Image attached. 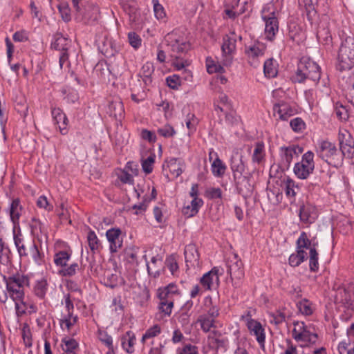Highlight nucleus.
Here are the masks:
<instances>
[{"instance_id": "nucleus-1", "label": "nucleus", "mask_w": 354, "mask_h": 354, "mask_svg": "<svg viewBox=\"0 0 354 354\" xmlns=\"http://www.w3.org/2000/svg\"><path fill=\"white\" fill-rule=\"evenodd\" d=\"M321 77L320 67L308 57L301 58L297 69L291 77L293 82L303 83L306 80L313 82L315 84Z\"/></svg>"}, {"instance_id": "nucleus-2", "label": "nucleus", "mask_w": 354, "mask_h": 354, "mask_svg": "<svg viewBox=\"0 0 354 354\" xmlns=\"http://www.w3.org/2000/svg\"><path fill=\"white\" fill-rule=\"evenodd\" d=\"M337 68L339 71L350 70L354 66V37L346 36L341 44L337 55Z\"/></svg>"}, {"instance_id": "nucleus-3", "label": "nucleus", "mask_w": 354, "mask_h": 354, "mask_svg": "<svg viewBox=\"0 0 354 354\" xmlns=\"http://www.w3.org/2000/svg\"><path fill=\"white\" fill-rule=\"evenodd\" d=\"M14 241L21 257H31L37 264L41 263L42 255L39 252L34 240L31 239H24L20 234H16L14 232Z\"/></svg>"}, {"instance_id": "nucleus-4", "label": "nucleus", "mask_w": 354, "mask_h": 354, "mask_svg": "<svg viewBox=\"0 0 354 354\" xmlns=\"http://www.w3.org/2000/svg\"><path fill=\"white\" fill-rule=\"evenodd\" d=\"M317 153L319 158L335 167H338L343 162L342 154L337 149L335 145L330 142H321L317 150Z\"/></svg>"}, {"instance_id": "nucleus-5", "label": "nucleus", "mask_w": 354, "mask_h": 354, "mask_svg": "<svg viewBox=\"0 0 354 354\" xmlns=\"http://www.w3.org/2000/svg\"><path fill=\"white\" fill-rule=\"evenodd\" d=\"M28 284V278L19 274L6 279L7 290L14 301L22 300L24 296V287Z\"/></svg>"}, {"instance_id": "nucleus-6", "label": "nucleus", "mask_w": 354, "mask_h": 354, "mask_svg": "<svg viewBox=\"0 0 354 354\" xmlns=\"http://www.w3.org/2000/svg\"><path fill=\"white\" fill-rule=\"evenodd\" d=\"M245 167L243 156L239 151L234 152L230 158V168L233 173L235 184L240 192L243 191L241 187V182L245 181L248 183V180L246 177L243 176Z\"/></svg>"}, {"instance_id": "nucleus-7", "label": "nucleus", "mask_w": 354, "mask_h": 354, "mask_svg": "<svg viewBox=\"0 0 354 354\" xmlns=\"http://www.w3.org/2000/svg\"><path fill=\"white\" fill-rule=\"evenodd\" d=\"M314 153L308 151L302 156L301 162L294 167L295 174L300 179H306L315 169Z\"/></svg>"}, {"instance_id": "nucleus-8", "label": "nucleus", "mask_w": 354, "mask_h": 354, "mask_svg": "<svg viewBox=\"0 0 354 354\" xmlns=\"http://www.w3.org/2000/svg\"><path fill=\"white\" fill-rule=\"evenodd\" d=\"M338 141L343 158H352L354 156V139L351 133L345 129H339Z\"/></svg>"}, {"instance_id": "nucleus-9", "label": "nucleus", "mask_w": 354, "mask_h": 354, "mask_svg": "<svg viewBox=\"0 0 354 354\" xmlns=\"http://www.w3.org/2000/svg\"><path fill=\"white\" fill-rule=\"evenodd\" d=\"M165 41L174 53H183L189 48V43L178 30L168 33L165 36Z\"/></svg>"}, {"instance_id": "nucleus-10", "label": "nucleus", "mask_w": 354, "mask_h": 354, "mask_svg": "<svg viewBox=\"0 0 354 354\" xmlns=\"http://www.w3.org/2000/svg\"><path fill=\"white\" fill-rule=\"evenodd\" d=\"M71 46V41L64 37L62 34L57 33L55 35V41L52 44V47L61 52L59 55V66L62 68L63 65L68 60V50Z\"/></svg>"}, {"instance_id": "nucleus-11", "label": "nucleus", "mask_w": 354, "mask_h": 354, "mask_svg": "<svg viewBox=\"0 0 354 354\" xmlns=\"http://www.w3.org/2000/svg\"><path fill=\"white\" fill-rule=\"evenodd\" d=\"M99 16L98 7L93 4H87L81 8V11L75 12V19L85 24L95 22Z\"/></svg>"}, {"instance_id": "nucleus-12", "label": "nucleus", "mask_w": 354, "mask_h": 354, "mask_svg": "<svg viewBox=\"0 0 354 354\" xmlns=\"http://www.w3.org/2000/svg\"><path fill=\"white\" fill-rule=\"evenodd\" d=\"M266 49L265 44L260 42L245 47V53L251 66L256 67L258 65L259 59L264 55Z\"/></svg>"}, {"instance_id": "nucleus-13", "label": "nucleus", "mask_w": 354, "mask_h": 354, "mask_svg": "<svg viewBox=\"0 0 354 354\" xmlns=\"http://www.w3.org/2000/svg\"><path fill=\"white\" fill-rule=\"evenodd\" d=\"M352 288L351 284L348 287H339L337 290L335 299L346 308L354 310V293H351Z\"/></svg>"}, {"instance_id": "nucleus-14", "label": "nucleus", "mask_w": 354, "mask_h": 354, "mask_svg": "<svg viewBox=\"0 0 354 354\" xmlns=\"http://www.w3.org/2000/svg\"><path fill=\"white\" fill-rule=\"evenodd\" d=\"M227 273L232 279H241L244 277L243 264L237 254H234L227 261Z\"/></svg>"}, {"instance_id": "nucleus-15", "label": "nucleus", "mask_w": 354, "mask_h": 354, "mask_svg": "<svg viewBox=\"0 0 354 354\" xmlns=\"http://www.w3.org/2000/svg\"><path fill=\"white\" fill-rule=\"evenodd\" d=\"M339 82L346 99L354 105V74L342 76Z\"/></svg>"}, {"instance_id": "nucleus-16", "label": "nucleus", "mask_w": 354, "mask_h": 354, "mask_svg": "<svg viewBox=\"0 0 354 354\" xmlns=\"http://www.w3.org/2000/svg\"><path fill=\"white\" fill-rule=\"evenodd\" d=\"M262 19L266 23V37L268 40L272 41L279 30V21L275 16V13L272 12L271 16L269 17L262 16Z\"/></svg>"}, {"instance_id": "nucleus-17", "label": "nucleus", "mask_w": 354, "mask_h": 354, "mask_svg": "<svg viewBox=\"0 0 354 354\" xmlns=\"http://www.w3.org/2000/svg\"><path fill=\"white\" fill-rule=\"evenodd\" d=\"M184 255L188 268H196L200 266V255L196 245L188 244L185 248Z\"/></svg>"}, {"instance_id": "nucleus-18", "label": "nucleus", "mask_w": 354, "mask_h": 354, "mask_svg": "<svg viewBox=\"0 0 354 354\" xmlns=\"http://www.w3.org/2000/svg\"><path fill=\"white\" fill-rule=\"evenodd\" d=\"M299 216L301 222L306 224H311L318 217L317 209L315 206L307 203L300 207Z\"/></svg>"}, {"instance_id": "nucleus-19", "label": "nucleus", "mask_w": 354, "mask_h": 354, "mask_svg": "<svg viewBox=\"0 0 354 354\" xmlns=\"http://www.w3.org/2000/svg\"><path fill=\"white\" fill-rule=\"evenodd\" d=\"M121 230L119 228H111L106 231V236L109 242L111 252H116L122 246Z\"/></svg>"}, {"instance_id": "nucleus-20", "label": "nucleus", "mask_w": 354, "mask_h": 354, "mask_svg": "<svg viewBox=\"0 0 354 354\" xmlns=\"http://www.w3.org/2000/svg\"><path fill=\"white\" fill-rule=\"evenodd\" d=\"M218 268H213L201 278V283L207 290L217 288L219 284Z\"/></svg>"}, {"instance_id": "nucleus-21", "label": "nucleus", "mask_w": 354, "mask_h": 354, "mask_svg": "<svg viewBox=\"0 0 354 354\" xmlns=\"http://www.w3.org/2000/svg\"><path fill=\"white\" fill-rule=\"evenodd\" d=\"M23 211V207L20 204V201L19 198H15L12 200L9 209V215L10 220L13 224V230L14 231L17 227H19V218L21 216Z\"/></svg>"}, {"instance_id": "nucleus-22", "label": "nucleus", "mask_w": 354, "mask_h": 354, "mask_svg": "<svg viewBox=\"0 0 354 354\" xmlns=\"http://www.w3.org/2000/svg\"><path fill=\"white\" fill-rule=\"evenodd\" d=\"M247 326L250 333L256 337L257 342L263 347L266 337L261 324L256 320L250 319L248 321Z\"/></svg>"}, {"instance_id": "nucleus-23", "label": "nucleus", "mask_w": 354, "mask_h": 354, "mask_svg": "<svg viewBox=\"0 0 354 354\" xmlns=\"http://www.w3.org/2000/svg\"><path fill=\"white\" fill-rule=\"evenodd\" d=\"M52 116L55 123L58 125L60 132L62 134L66 133L68 119L62 110L59 108L53 109Z\"/></svg>"}, {"instance_id": "nucleus-24", "label": "nucleus", "mask_w": 354, "mask_h": 354, "mask_svg": "<svg viewBox=\"0 0 354 354\" xmlns=\"http://www.w3.org/2000/svg\"><path fill=\"white\" fill-rule=\"evenodd\" d=\"M317 337V333H311L306 327L302 333L296 335L294 339L297 342H304L305 344L302 346H310L316 343Z\"/></svg>"}, {"instance_id": "nucleus-25", "label": "nucleus", "mask_w": 354, "mask_h": 354, "mask_svg": "<svg viewBox=\"0 0 354 354\" xmlns=\"http://www.w3.org/2000/svg\"><path fill=\"white\" fill-rule=\"evenodd\" d=\"M274 112L277 113L279 118L282 120H286L295 113L294 109L284 102H279L274 106Z\"/></svg>"}, {"instance_id": "nucleus-26", "label": "nucleus", "mask_w": 354, "mask_h": 354, "mask_svg": "<svg viewBox=\"0 0 354 354\" xmlns=\"http://www.w3.org/2000/svg\"><path fill=\"white\" fill-rule=\"evenodd\" d=\"M167 166L171 174L177 178L183 172L185 165L182 159L171 158L168 160Z\"/></svg>"}, {"instance_id": "nucleus-27", "label": "nucleus", "mask_w": 354, "mask_h": 354, "mask_svg": "<svg viewBox=\"0 0 354 354\" xmlns=\"http://www.w3.org/2000/svg\"><path fill=\"white\" fill-rule=\"evenodd\" d=\"M15 109L24 118L27 116L28 106L25 95L21 93L16 94L15 99Z\"/></svg>"}, {"instance_id": "nucleus-28", "label": "nucleus", "mask_w": 354, "mask_h": 354, "mask_svg": "<svg viewBox=\"0 0 354 354\" xmlns=\"http://www.w3.org/2000/svg\"><path fill=\"white\" fill-rule=\"evenodd\" d=\"M122 346L128 353L134 352L136 336L132 331H127L121 338Z\"/></svg>"}, {"instance_id": "nucleus-29", "label": "nucleus", "mask_w": 354, "mask_h": 354, "mask_svg": "<svg viewBox=\"0 0 354 354\" xmlns=\"http://www.w3.org/2000/svg\"><path fill=\"white\" fill-rule=\"evenodd\" d=\"M300 3L304 5L308 20L313 21L318 12V0H300Z\"/></svg>"}, {"instance_id": "nucleus-30", "label": "nucleus", "mask_w": 354, "mask_h": 354, "mask_svg": "<svg viewBox=\"0 0 354 354\" xmlns=\"http://www.w3.org/2000/svg\"><path fill=\"white\" fill-rule=\"evenodd\" d=\"M203 201L201 198H193L190 205H187L183 208V213L187 217H192L198 212L199 208L203 205Z\"/></svg>"}, {"instance_id": "nucleus-31", "label": "nucleus", "mask_w": 354, "mask_h": 354, "mask_svg": "<svg viewBox=\"0 0 354 354\" xmlns=\"http://www.w3.org/2000/svg\"><path fill=\"white\" fill-rule=\"evenodd\" d=\"M153 71L154 68L152 63L147 62L142 66L139 75L146 86H148L151 83V75Z\"/></svg>"}, {"instance_id": "nucleus-32", "label": "nucleus", "mask_w": 354, "mask_h": 354, "mask_svg": "<svg viewBox=\"0 0 354 354\" xmlns=\"http://www.w3.org/2000/svg\"><path fill=\"white\" fill-rule=\"evenodd\" d=\"M193 306L192 301H187L181 308V311L179 313L178 321L181 324L182 326H187L189 324L190 313L189 310Z\"/></svg>"}, {"instance_id": "nucleus-33", "label": "nucleus", "mask_w": 354, "mask_h": 354, "mask_svg": "<svg viewBox=\"0 0 354 354\" xmlns=\"http://www.w3.org/2000/svg\"><path fill=\"white\" fill-rule=\"evenodd\" d=\"M221 335L214 332L213 335H209L208 337V344L209 346L214 350H218L219 348H225L226 345V340L223 338H221Z\"/></svg>"}, {"instance_id": "nucleus-34", "label": "nucleus", "mask_w": 354, "mask_h": 354, "mask_svg": "<svg viewBox=\"0 0 354 354\" xmlns=\"http://www.w3.org/2000/svg\"><path fill=\"white\" fill-rule=\"evenodd\" d=\"M236 39L232 38L228 35L224 36L221 46L223 53L225 55H231L236 49Z\"/></svg>"}, {"instance_id": "nucleus-35", "label": "nucleus", "mask_w": 354, "mask_h": 354, "mask_svg": "<svg viewBox=\"0 0 354 354\" xmlns=\"http://www.w3.org/2000/svg\"><path fill=\"white\" fill-rule=\"evenodd\" d=\"M197 322L200 324L201 329L205 333L210 331L211 328L215 327V320L209 315H200L197 319Z\"/></svg>"}, {"instance_id": "nucleus-36", "label": "nucleus", "mask_w": 354, "mask_h": 354, "mask_svg": "<svg viewBox=\"0 0 354 354\" xmlns=\"http://www.w3.org/2000/svg\"><path fill=\"white\" fill-rule=\"evenodd\" d=\"M71 257V253L67 251H59L54 256V263L57 266L64 267L67 265Z\"/></svg>"}, {"instance_id": "nucleus-37", "label": "nucleus", "mask_w": 354, "mask_h": 354, "mask_svg": "<svg viewBox=\"0 0 354 354\" xmlns=\"http://www.w3.org/2000/svg\"><path fill=\"white\" fill-rule=\"evenodd\" d=\"M263 72L266 77H274L277 75V69L273 59L270 58L264 62Z\"/></svg>"}, {"instance_id": "nucleus-38", "label": "nucleus", "mask_w": 354, "mask_h": 354, "mask_svg": "<svg viewBox=\"0 0 354 354\" xmlns=\"http://www.w3.org/2000/svg\"><path fill=\"white\" fill-rule=\"evenodd\" d=\"M307 259V253L304 250H297L296 254H292L289 257V264L292 267H297Z\"/></svg>"}, {"instance_id": "nucleus-39", "label": "nucleus", "mask_w": 354, "mask_h": 354, "mask_svg": "<svg viewBox=\"0 0 354 354\" xmlns=\"http://www.w3.org/2000/svg\"><path fill=\"white\" fill-rule=\"evenodd\" d=\"M87 241L88 246L93 253H95V251L100 250L101 244L94 231L89 230L87 234Z\"/></svg>"}, {"instance_id": "nucleus-40", "label": "nucleus", "mask_w": 354, "mask_h": 354, "mask_svg": "<svg viewBox=\"0 0 354 354\" xmlns=\"http://www.w3.org/2000/svg\"><path fill=\"white\" fill-rule=\"evenodd\" d=\"M317 37L319 42L327 44L331 41V35L328 28L319 26L317 32Z\"/></svg>"}, {"instance_id": "nucleus-41", "label": "nucleus", "mask_w": 354, "mask_h": 354, "mask_svg": "<svg viewBox=\"0 0 354 354\" xmlns=\"http://www.w3.org/2000/svg\"><path fill=\"white\" fill-rule=\"evenodd\" d=\"M309 266L310 270L313 272H316L319 269L318 253L315 244L310 249Z\"/></svg>"}, {"instance_id": "nucleus-42", "label": "nucleus", "mask_w": 354, "mask_h": 354, "mask_svg": "<svg viewBox=\"0 0 354 354\" xmlns=\"http://www.w3.org/2000/svg\"><path fill=\"white\" fill-rule=\"evenodd\" d=\"M284 183V191L288 197H295L297 194V191L299 189L298 186L295 184V181L288 178Z\"/></svg>"}, {"instance_id": "nucleus-43", "label": "nucleus", "mask_w": 354, "mask_h": 354, "mask_svg": "<svg viewBox=\"0 0 354 354\" xmlns=\"http://www.w3.org/2000/svg\"><path fill=\"white\" fill-rule=\"evenodd\" d=\"M226 166L223 163L221 160L216 158L212 164V171L213 174L216 177H221L225 174Z\"/></svg>"}, {"instance_id": "nucleus-44", "label": "nucleus", "mask_w": 354, "mask_h": 354, "mask_svg": "<svg viewBox=\"0 0 354 354\" xmlns=\"http://www.w3.org/2000/svg\"><path fill=\"white\" fill-rule=\"evenodd\" d=\"M283 151V159L287 166L291 163L294 156H298L295 147L281 148Z\"/></svg>"}, {"instance_id": "nucleus-45", "label": "nucleus", "mask_w": 354, "mask_h": 354, "mask_svg": "<svg viewBox=\"0 0 354 354\" xmlns=\"http://www.w3.org/2000/svg\"><path fill=\"white\" fill-rule=\"evenodd\" d=\"M264 157V145L262 142H258L252 154V161L259 163Z\"/></svg>"}, {"instance_id": "nucleus-46", "label": "nucleus", "mask_w": 354, "mask_h": 354, "mask_svg": "<svg viewBox=\"0 0 354 354\" xmlns=\"http://www.w3.org/2000/svg\"><path fill=\"white\" fill-rule=\"evenodd\" d=\"M311 247V241L308 239L306 232H302L297 241V250H304V248H310Z\"/></svg>"}, {"instance_id": "nucleus-47", "label": "nucleus", "mask_w": 354, "mask_h": 354, "mask_svg": "<svg viewBox=\"0 0 354 354\" xmlns=\"http://www.w3.org/2000/svg\"><path fill=\"white\" fill-rule=\"evenodd\" d=\"M58 10L61 15L62 19L65 22H68L71 19V8L68 3L62 2L57 6Z\"/></svg>"}, {"instance_id": "nucleus-48", "label": "nucleus", "mask_w": 354, "mask_h": 354, "mask_svg": "<svg viewBox=\"0 0 354 354\" xmlns=\"http://www.w3.org/2000/svg\"><path fill=\"white\" fill-rule=\"evenodd\" d=\"M155 158V154L152 153L147 158L142 161V167L146 174H149L152 172Z\"/></svg>"}, {"instance_id": "nucleus-49", "label": "nucleus", "mask_w": 354, "mask_h": 354, "mask_svg": "<svg viewBox=\"0 0 354 354\" xmlns=\"http://www.w3.org/2000/svg\"><path fill=\"white\" fill-rule=\"evenodd\" d=\"M46 290L47 282L45 280L38 281L34 288L35 294L41 299L44 297Z\"/></svg>"}, {"instance_id": "nucleus-50", "label": "nucleus", "mask_w": 354, "mask_h": 354, "mask_svg": "<svg viewBox=\"0 0 354 354\" xmlns=\"http://www.w3.org/2000/svg\"><path fill=\"white\" fill-rule=\"evenodd\" d=\"M174 307V303L172 301H160L158 305V309L161 313L164 315L169 316L171 313L172 308Z\"/></svg>"}, {"instance_id": "nucleus-51", "label": "nucleus", "mask_w": 354, "mask_h": 354, "mask_svg": "<svg viewBox=\"0 0 354 354\" xmlns=\"http://www.w3.org/2000/svg\"><path fill=\"white\" fill-rule=\"evenodd\" d=\"M165 265L170 270L171 274L174 275L175 272L178 270V265L177 263L176 258L175 255L171 254L167 257L165 260Z\"/></svg>"}, {"instance_id": "nucleus-52", "label": "nucleus", "mask_w": 354, "mask_h": 354, "mask_svg": "<svg viewBox=\"0 0 354 354\" xmlns=\"http://www.w3.org/2000/svg\"><path fill=\"white\" fill-rule=\"evenodd\" d=\"M161 332V329L159 325L155 324L152 327L147 330L145 333L142 337V342H145L147 339L154 337L159 335Z\"/></svg>"}, {"instance_id": "nucleus-53", "label": "nucleus", "mask_w": 354, "mask_h": 354, "mask_svg": "<svg viewBox=\"0 0 354 354\" xmlns=\"http://www.w3.org/2000/svg\"><path fill=\"white\" fill-rule=\"evenodd\" d=\"M152 2L156 17L158 19H164L166 17V13L163 6L159 3L158 0H152Z\"/></svg>"}, {"instance_id": "nucleus-54", "label": "nucleus", "mask_w": 354, "mask_h": 354, "mask_svg": "<svg viewBox=\"0 0 354 354\" xmlns=\"http://www.w3.org/2000/svg\"><path fill=\"white\" fill-rule=\"evenodd\" d=\"M335 113L337 117L341 120H346L348 118V110L342 104H340L339 103L336 104L335 108Z\"/></svg>"}, {"instance_id": "nucleus-55", "label": "nucleus", "mask_w": 354, "mask_h": 354, "mask_svg": "<svg viewBox=\"0 0 354 354\" xmlns=\"http://www.w3.org/2000/svg\"><path fill=\"white\" fill-rule=\"evenodd\" d=\"M297 307L299 310L303 314L306 315H310L313 313V310L311 308L310 304L309 301L306 299H304L297 303Z\"/></svg>"}, {"instance_id": "nucleus-56", "label": "nucleus", "mask_w": 354, "mask_h": 354, "mask_svg": "<svg viewBox=\"0 0 354 354\" xmlns=\"http://www.w3.org/2000/svg\"><path fill=\"white\" fill-rule=\"evenodd\" d=\"M77 320V317H73L72 313H68L67 316L64 319H60V325L63 328L64 324L66 326L68 330H70L72 326H73Z\"/></svg>"}, {"instance_id": "nucleus-57", "label": "nucleus", "mask_w": 354, "mask_h": 354, "mask_svg": "<svg viewBox=\"0 0 354 354\" xmlns=\"http://www.w3.org/2000/svg\"><path fill=\"white\" fill-rule=\"evenodd\" d=\"M158 133L164 138H170L174 136L176 131L173 127L169 124H166L164 127L158 129Z\"/></svg>"}, {"instance_id": "nucleus-58", "label": "nucleus", "mask_w": 354, "mask_h": 354, "mask_svg": "<svg viewBox=\"0 0 354 354\" xmlns=\"http://www.w3.org/2000/svg\"><path fill=\"white\" fill-rule=\"evenodd\" d=\"M62 342L64 343L63 346L64 353L75 352L74 350L78 346V343L74 339H64Z\"/></svg>"}, {"instance_id": "nucleus-59", "label": "nucleus", "mask_w": 354, "mask_h": 354, "mask_svg": "<svg viewBox=\"0 0 354 354\" xmlns=\"http://www.w3.org/2000/svg\"><path fill=\"white\" fill-rule=\"evenodd\" d=\"M79 266L77 263L71 264L70 266L59 270V274L62 277H72L78 269Z\"/></svg>"}, {"instance_id": "nucleus-60", "label": "nucleus", "mask_w": 354, "mask_h": 354, "mask_svg": "<svg viewBox=\"0 0 354 354\" xmlns=\"http://www.w3.org/2000/svg\"><path fill=\"white\" fill-rule=\"evenodd\" d=\"M290 125L295 132H300L305 128V123L300 118L292 119L290 122Z\"/></svg>"}, {"instance_id": "nucleus-61", "label": "nucleus", "mask_w": 354, "mask_h": 354, "mask_svg": "<svg viewBox=\"0 0 354 354\" xmlns=\"http://www.w3.org/2000/svg\"><path fill=\"white\" fill-rule=\"evenodd\" d=\"M207 71L209 73H223L224 68L220 64H214L213 61L210 62L209 59H207Z\"/></svg>"}, {"instance_id": "nucleus-62", "label": "nucleus", "mask_w": 354, "mask_h": 354, "mask_svg": "<svg viewBox=\"0 0 354 354\" xmlns=\"http://www.w3.org/2000/svg\"><path fill=\"white\" fill-rule=\"evenodd\" d=\"M100 340L104 343L110 351H113L112 337L105 332H100L99 334Z\"/></svg>"}, {"instance_id": "nucleus-63", "label": "nucleus", "mask_w": 354, "mask_h": 354, "mask_svg": "<svg viewBox=\"0 0 354 354\" xmlns=\"http://www.w3.org/2000/svg\"><path fill=\"white\" fill-rule=\"evenodd\" d=\"M37 205L40 208H44L50 212L53 209V205L49 204L47 198L45 196H41L37 201Z\"/></svg>"}, {"instance_id": "nucleus-64", "label": "nucleus", "mask_w": 354, "mask_h": 354, "mask_svg": "<svg viewBox=\"0 0 354 354\" xmlns=\"http://www.w3.org/2000/svg\"><path fill=\"white\" fill-rule=\"evenodd\" d=\"M197 347L191 344H187L182 349L177 351V354H197Z\"/></svg>"}]
</instances>
